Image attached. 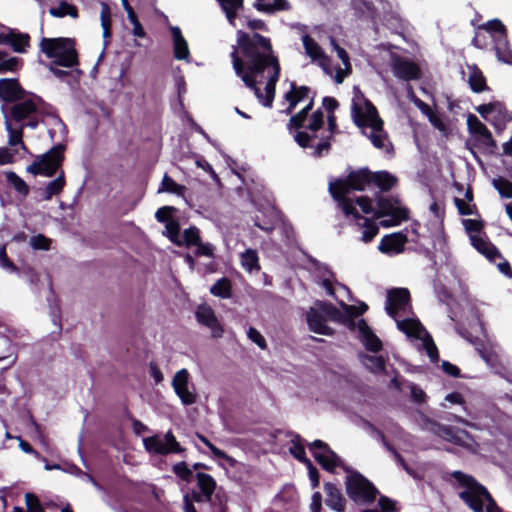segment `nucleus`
<instances>
[{"instance_id": "nucleus-1", "label": "nucleus", "mask_w": 512, "mask_h": 512, "mask_svg": "<svg viewBox=\"0 0 512 512\" xmlns=\"http://www.w3.org/2000/svg\"><path fill=\"white\" fill-rule=\"evenodd\" d=\"M230 56L235 74L263 106L271 108L281 72L271 39L257 32L238 30L237 46H233Z\"/></svg>"}, {"instance_id": "nucleus-61", "label": "nucleus", "mask_w": 512, "mask_h": 512, "mask_svg": "<svg viewBox=\"0 0 512 512\" xmlns=\"http://www.w3.org/2000/svg\"><path fill=\"white\" fill-rule=\"evenodd\" d=\"M248 338L254 342L261 349H265L267 347L266 340L262 336V334L254 327H250L247 332Z\"/></svg>"}, {"instance_id": "nucleus-22", "label": "nucleus", "mask_w": 512, "mask_h": 512, "mask_svg": "<svg viewBox=\"0 0 512 512\" xmlns=\"http://www.w3.org/2000/svg\"><path fill=\"white\" fill-rule=\"evenodd\" d=\"M210 467L204 463L196 462L192 465V468L188 467V464L185 461L178 462L172 466V472L182 481L191 482L195 477L193 471L198 470H209Z\"/></svg>"}, {"instance_id": "nucleus-64", "label": "nucleus", "mask_w": 512, "mask_h": 512, "mask_svg": "<svg viewBox=\"0 0 512 512\" xmlns=\"http://www.w3.org/2000/svg\"><path fill=\"white\" fill-rule=\"evenodd\" d=\"M165 228L168 233V237L172 242H177V238L180 234V224L178 221H168V223L165 225Z\"/></svg>"}, {"instance_id": "nucleus-59", "label": "nucleus", "mask_w": 512, "mask_h": 512, "mask_svg": "<svg viewBox=\"0 0 512 512\" xmlns=\"http://www.w3.org/2000/svg\"><path fill=\"white\" fill-rule=\"evenodd\" d=\"M189 373L186 369H181L173 377L172 386L174 391L180 387L188 386Z\"/></svg>"}, {"instance_id": "nucleus-20", "label": "nucleus", "mask_w": 512, "mask_h": 512, "mask_svg": "<svg viewBox=\"0 0 512 512\" xmlns=\"http://www.w3.org/2000/svg\"><path fill=\"white\" fill-rule=\"evenodd\" d=\"M309 93L310 88L308 86H297L295 82H292L290 91L284 95L285 100L289 103L285 113L291 114L297 104L308 97Z\"/></svg>"}, {"instance_id": "nucleus-60", "label": "nucleus", "mask_w": 512, "mask_h": 512, "mask_svg": "<svg viewBox=\"0 0 512 512\" xmlns=\"http://www.w3.org/2000/svg\"><path fill=\"white\" fill-rule=\"evenodd\" d=\"M194 252L196 257L206 256L214 258V247L210 243H203L201 240L195 245Z\"/></svg>"}, {"instance_id": "nucleus-11", "label": "nucleus", "mask_w": 512, "mask_h": 512, "mask_svg": "<svg viewBox=\"0 0 512 512\" xmlns=\"http://www.w3.org/2000/svg\"><path fill=\"white\" fill-rule=\"evenodd\" d=\"M411 303L410 291L407 288H392L387 291L386 312L395 317L399 311H404Z\"/></svg>"}, {"instance_id": "nucleus-13", "label": "nucleus", "mask_w": 512, "mask_h": 512, "mask_svg": "<svg viewBox=\"0 0 512 512\" xmlns=\"http://www.w3.org/2000/svg\"><path fill=\"white\" fill-rule=\"evenodd\" d=\"M324 126V114L320 108L314 111L311 115L309 124L305 126L312 132L309 134L306 131H298L295 135V141L301 148L312 147V140L317 137L316 132Z\"/></svg>"}, {"instance_id": "nucleus-9", "label": "nucleus", "mask_w": 512, "mask_h": 512, "mask_svg": "<svg viewBox=\"0 0 512 512\" xmlns=\"http://www.w3.org/2000/svg\"><path fill=\"white\" fill-rule=\"evenodd\" d=\"M143 444L147 452L157 455L183 454L186 451L171 430L164 435L163 439L159 435L144 438Z\"/></svg>"}, {"instance_id": "nucleus-26", "label": "nucleus", "mask_w": 512, "mask_h": 512, "mask_svg": "<svg viewBox=\"0 0 512 512\" xmlns=\"http://www.w3.org/2000/svg\"><path fill=\"white\" fill-rule=\"evenodd\" d=\"M492 113L495 114L492 124L496 130H504L507 123L512 121V111H509L500 101L493 102Z\"/></svg>"}, {"instance_id": "nucleus-27", "label": "nucleus", "mask_w": 512, "mask_h": 512, "mask_svg": "<svg viewBox=\"0 0 512 512\" xmlns=\"http://www.w3.org/2000/svg\"><path fill=\"white\" fill-rule=\"evenodd\" d=\"M397 182V177L388 171H372V184L377 186L383 192L390 191L397 184Z\"/></svg>"}, {"instance_id": "nucleus-31", "label": "nucleus", "mask_w": 512, "mask_h": 512, "mask_svg": "<svg viewBox=\"0 0 512 512\" xmlns=\"http://www.w3.org/2000/svg\"><path fill=\"white\" fill-rule=\"evenodd\" d=\"M197 481V490L202 492L203 495L213 498L216 490V480L207 473L197 472L194 477Z\"/></svg>"}, {"instance_id": "nucleus-36", "label": "nucleus", "mask_w": 512, "mask_h": 512, "mask_svg": "<svg viewBox=\"0 0 512 512\" xmlns=\"http://www.w3.org/2000/svg\"><path fill=\"white\" fill-rule=\"evenodd\" d=\"M210 293L222 299H228L232 296V283L227 277L218 279L210 288Z\"/></svg>"}, {"instance_id": "nucleus-6", "label": "nucleus", "mask_w": 512, "mask_h": 512, "mask_svg": "<svg viewBox=\"0 0 512 512\" xmlns=\"http://www.w3.org/2000/svg\"><path fill=\"white\" fill-rule=\"evenodd\" d=\"M372 185V171L368 167L351 170L345 178H338L329 183L332 197H342L352 191H364Z\"/></svg>"}, {"instance_id": "nucleus-5", "label": "nucleus", "mask_w": 512, "mask_h": 512, "mask_svg": "<svg viewBox=\"0 0 512 512\" xmlns=\"http://www.w3.org/2000/svg\"><path fill=\"white\" fill-rule=\"evenodd\" d=\"M346 477V493L357 505H370L380 495L376 486L360 472L351 470Z\"/></svg>"}, {"instance_id": "nucleus-54", "label": "nucleus", "mask_w": 512, "mask_h": 512, "mask_svg": "<svg viewBox=\"0 0 512 512\" xmlns=\"http://www.w3.org/2000/svg\"><path fill=\"white\" fill-rule=\"evenodd\" d=\"M177 211V209L173 206H163L159 208L155 213V218L160 223L167 224L168 221H173V214Z\"/></svg>"}, {"instance_id": "nucleus-7", "label": "nucleus", "mask_w": 512, "mask_h": 512, "mask_svg": "<svg viewBox=\"0 0 512 512\" xmlns=\"http://www.w3.org/2000/svg\"><path fill=\"white\" fill-rule=\"evenodd\" d=\"M65 145L58 144L40 156L39 160L32 162L27 167V172L33 175L53 177L62 166L65 159Z\"/></svg>"}, {"instance_id": "nucleus-18", "label": "nucleus", "mask_w": 512, "mask_h": 512, "mask_svg": "<svg viewBox=\"0 0 512 512\" xmlns=\"http://www.w3.org/2000/svg\"><path fill=\"white\" fill-rule=\"evenodd\" d=\"M309 330L326 336H333L334 330L326 324V317L318 310L311 308L306 314Z\"/></svg>"}, {"instance_id": "nucleus-44", "label": "nucleus", "mask_w": 512, "mask_h": 512, "mask_svg": "<svg viewBox=\"0 0 512 512\" xmlns=\"http://www.w3.org/2000/svg\"><path fill=\"white\" fill-rule=\"evenodd\" d=\"M333 198L339 202L341 209L346 216L352 215L357 222L364 219V217L355 208L352 200L347 198L346 195H343L342 197L337 196Z\"/></svg>"}, {"instance_id": "nucleus-45", "label": "nucleus", "mask_w": 512, "mask_h": 512, "mask_svg": "<svg viewBox=\"0 0 512 512\" xmlns=\"http://www.w3.org/2000/svg\"><path fill=\"white\" fill-rule=\"evenodd\" d=\"M397 327L400 331L404 332L408 336H419V332L422 329V325L419 320L409 318L398 321Z\"/></svg>"}, {"instance_id": "nucleus-63", "label": "nucleus", "mask_w": 512, "mask_h": 512, "mask_svg": "<svg viewBox=\"0 0 512 512\" xmlns=\"http://www.w3.org/2000/svg\"><path fill=\"white\" fill-rule=\"evenodd\" d=\"M424 346H425L427 355L430 358V361L432 363H437L438 360H439V352H438V348L435 345V343L432 340V338H429V340H426L424 342Z\"/></svg>"}, {"instance_id": "nucleus-41", "label": "nucleus", "mask_w": 512, "mask_h": 512, "mask_svg": "<svg viewBox=\"0 0 512 512\" xmlns=\"http://www.w3.org/2000/svg\"><path fill=\"white\" fill-rule=\"evenodd\" d=\"M161 191L183 196L186 191V187L176 183L173 178L168 174H165L161 182V188L159 189V192Z\"/></svg>"}, {"instance_id": "nucleus-28", "label": "nucleus", "mask_w": 512, "mask_h": 512, "mask_svg": "<svg viewBox=\"0 0 512 512\" xmlns=\"http://www.w3.org/2000/svg\"><path fill=\"white\" fill-rule=\"evenodd\" d=\"M66 185L65 173L62 170L57 178L50 181L44 189L41 190V199L51 200L53 196L59 195Z\"/></svg>"}, {"instance_id": "nucleus-10", "label": "nucleus", "mask_w": 512, "mask_h": 512, "mask_svg": "<svg viewBox=\"0 0 512 512\" xmlns=\"http://www.w3.org/2000/svg\"><path fill=\"white\" fill-rule=\"evenodd\" d=\"M31 93L26 91L18 78L0 79V100L4 103L12 104L26 98Z\"/></svg>"}, {"instance_id": "nucleus-34", "label": "nucleus", "mask_w": 512, "mask_h": 512, "mask_svg": "<svg viewBox=\"0 0 512 512\" xmlns=\"http://www.w3.org/2000/svg\"><path fill=\"white\" fill-rule=\"evenodd\" d=\"M303 46L306 54L313 60L325 59V53L321 46L309 34L302 37Z\"/></svg>"}, {"instance_id": "nucleus-53", "label": "nucleus", "mask_w": 512, "mask_h": 512, "mask_svg": "<svg viewBox=\"0 0 512 512\" xmlns=\"http://www.w3.org/2000/svg\"><path fill=\"white\" fill-rule=\"evenodd\" d=\"M391 217L393 218V223L383 220L381 221V225L383 227H390L392 225H398L401 221H406L409 218V211L407 208H395L394 212L391 214Z\"/></svg>"}, {"instance_id": "nucleus-21", "label": "nucleus", "mask_w": 512, "mask_h": 512, "mask_svg": "<svg viewBox=\"0 0 512 512\" xmlns=\"http://www.w3.org/2000/svg\"><path fill=\"white\" fill-rule=\"evenodd\" d=\"M173 39V52L177 60H185L190 56L188 43L177 26L170 28Z\"/></svg>"}, {"instance_id": "nucleus-23", "label": "nucleus", "mask_w": 512, "mask_h": 512, "mask_svg": "<svg viewBox=\"0 0 512 512\" xmlns=\"http://www.w3.org/2000/svg\"><path fill=\"white\" fill-rule=\"evenodd\" d=\"M327 122H328V131L329 133L326 136H323L321 139V142L315 147L313 156L316 158H319L323 155V152L325 151L328 153L331 149V141L333 140V134L337 130V118L335 115H328L327 116Z\"/></svg>"}, {"instance_id": "nucleus-50", "label": "nucleus", "mask_w": 512, "mask_h": 512, "mask_svg": "<svg viewBox=\"0 0 512 512\" xmlns=\"http://www.w3.org/2000/svg\"><path fill=\"white\" fill-rule=\"evenodd\" d=\"M360 340L368 351L377 353L382 350V342L373 331L364 337H361Z\"/></svg>"}, {"instance_id": "nucleus-35", "label": "nucleus", "mask_w": 512, "mask_h": 512, "mask_svg": "<svg viewBox=\"0 0 512 512\" xmlns=\"http://www.w3.org/2000/svg\"><path fill=\"white\" fill-rule=\"evenodd\" d=\"M313 106H314V99L312 98L304 108H302L295 115L291 116V118L289 119V122H288V128L296 129V130L304 128L305 122H306L308 115H309L310 111L312 110Z\"/></svg>"}, {"instance_id": "nucleus-51", "label": "nucleus", "mask_w": 512, "mask_h": 512, "mask_svg": "<svg viewBox=\"0 0 512 512\" xmlns=\"http://www.w3.org/2000/svg\"><path fill=\"white\" fill-rule=\"evenodd\" d=\"M183 240L188 248L195 246L201 240L200 230L196 226H190L184 230Z\"/></svg>"}, {"instance_id": "nucleus-12", "label": "nucleus", "mask_w": 512, "mask_h": 512, "mask_svg": "<svg viewBox=\"0 0 512 512\" xmlns=\"http://www.w3.org/2000/svg\"><path fill=\"white\" fill-rule=\"evenodd\" d=\"M195 317L199 324L211 330L213 338H221L223 336L224 329L210 305L206 303L200 304L196 308Z\"/></svg>"}, {"instance_id": "nucleus-52", "label": "nucleus", "mask_w": 512, "mask_h": 512, "mask_svg": "<svg viewBox=\"0 0 512 512\" xmlns=\"http://www.w3.org/2000/svg\"><path fill=\"white\" fill-rule=\"evenodd\" d=\"M197 438L212 452V454L219 459L233 461V459L223 450L216 447L207 437L197 434Z\"/></svg>"}, {"instance_id": "nucleus-3", "label": "nucleus", "mask_w": 512, "mask_h": 512, "mask_svg": "<svg viewBox=\"0 0 512 512\" xmlns=\"http://www.w3.org/2000/svg\"><path fill=\"white\" fill-rule=\"evenodd\" d=\"M450 475L464 488L458 495L469 509L473 512L498 511V504L491 493L474 476L460 470L453 471Z\"/></svg>"}, {"instance_id": "nucleus-47", "label": "nucleus", "mask_w": 512, "mask_h": 512, "mask_svg": "<svg viewBox=\"0 0 512 512\" xmlns=\"http://www.w3.org/2000/svg\"><path fill=\"white\" fill-rule=\"evenodd\" d=\"M467 127L470 134L480 137L485 131L488 130L476 115L469 113L467 116Z\"/></svg>"}, {"instance_id": "nucleus-49", "label": "nucleus", "mask_w": 512, "mask_h": 512, "mask_svg": "<svg viewBox=\"0 0 512 512\" xmlns=\"http://www.w3.org/2000/svg\"><path fill=\"white\" fill-rule=\"evenodd\" d=\"M493 186L503 198H512V182L503 177L493 179Z\"/></svg>"}, {"instance_id": "nucleus-62", "label": "nucleus", "mask_w": 512, "mask_h": 512, "mask_svg": "<svg viewBox=\"0 0 512 512\" xmlns=\"http://www.w3.org/2000/svg\"><path fill=\"white\" fill-rule=\"evenodd\" d=\"M341 306L343 307L344 311H346L347 314L358 317L362 314H364L368 310V305L366 303H361L359 307L355 305H348L344 302H341Z\"/></svg>"}, {"instance_id": "nucleus-8", "label": "nucleus", "mask_w": 512, "mask_h": 512, "mask_svg": "<svg viewBox=\"0 0 512 512\" xmlns=\"http://www.w3.org/2000/svg\"><path fill=\"white\" fill-rule=\"evenodd\" d=\"M309 449L317 463L326 471L334 472L336 467L342 468L345 472H350V468L341 460V458L330 448V446L316 439L309 444Z\"/></svg>"}, {"instance_id": "nucleus-25", "label": "nucleus", "mask_w": 512, "mask_h": 512, "mask_svg": "<svg viewBox=\"0 0 512 512\" xmlns=\"http://www.w3.org/2000/svg\"><path fill=\"white\" fill-rule=\"evenodd\" d=\"M494 42V50L499 61L512 65V50L508 41V33L496 36Z\"/></svg>"}, {"instance_id": "nucleus-4", "label": "nucleus", "mask_w": 512, "mask_h": 512, "mask_svg": "<svg viewBox=\"0 0 512 512\" xmlns=\"http://www.w3.org/2000/svg\"><path fill=\"white\" fill-rule=\"evenodd\" d=\"M39 47L40 51L44 53L47 58L54 59L52 62L55 65L65 68H73L79 65L74 39L43 37Z\"/></svg>"}, {"instance_id": "nucleus-14", "label": "nucleus", "mask_w": 512, "mask_h": 512, "mask_svg": "<svg viewBox=\"0 0 512 512\" xmlns=\"http://www.w3.org/2000/svg\"><path fill=\"white\" fill-rule=\"evenodd\" d=\"M394 75L404 81L418 80L422 76L419 65L407 58L395 56L392 61Z\"/></svg>"}, {"instance_id": "nucleus-29", "label": "nucleus", "mask_w": 512, "mask_h": 512, "mask_svg": "<svg viewBox=\"0 0 512 512\" xmlns=\"http://www.w3.org/2000/svg\"><path fill=\"white\" fill-rule=\"evenodd\" d=\"M31 37L28 33H22L16 29H10L9 46L16 53H25L30 47Z\"/></svg>"}, {"instance_id": "nucleus-43", "label": "nucleus", "mask_w": 512, "mask_h": 512, "mask_svg": "<svg viewBox=\"0 0 512 512\" xmlns=\"http://www.w3.org/2000/svg\"><path fill=\"white\" fill-rule=\"evenodd\" d=\"M292 445L289 448L290 454L297 459L299 462L303 464H307L309 461H311L306 456L304 445L301 443V436L296 435L294 439L291 441Z\"/></svg>"}, {"instance_id": "nucleus-32", "label": "nucleus", "mask_w": 512, "mask_h": 512, "mask_svg": "<svg viewBox=\"0 0 512 512\" xmlns=\"http://www.w3.org/2000/svg\"><path fill=\"white\" fill-rule=\"evenodd\" d=\"M361 361L365 367L373 374H387L386 361L381 355L374 356L368 354L360 355Z\"/></svg>"}, {"instance_id": "nucleus-58", "label": "nucleus", "mask_w": 512, "mask_h": 512, "mask_svg": "<svg viewBox=\"0 0 512 512\" xmlns=\"http://www.w3.org/2000/svg\"><path fill=\"white\" fill-rule=\"evenodd\" d=\"M30 243L36 250H49L51 246V240L43 234L33 236Z\"/></svg>"}, {"instance_id": "nucleus-24", "label": "nucleus", "mask_w": 512, "mask_h": 512, "mask_svg": "<svg viewBox=\"0 0 512 512\" xmlns=\"http://www.w3.org/2000/svg\"><path fill=\"white\" fill-rule=\"evenodd\" d=\"M253 7L259 12L273 14L279 11H289L291 4L287 0H256Z\"/></svg>"}, {"instance_id": "nucleus-19", "label": "nucleus", "mask_w": 512, "mask_h": 512, "mask_svg": "<svg viewBox=\"0 0 512 512\" xmlns=\"http://www.w3.org/2000/svg\"><path fill=\"white\" fill-rule=\"evenodd\" d=\"M326 492V505L337 512H344L346 500L335 484L327 482L324 485Z\"/></svg>"}, {"instance_id": "nucleus-57", "label": "nucleus", "mask_w": 512, "mask_h": 512, "mask_svg": "<svg viewBox=\"0 0 512 512\" xmlns=\"http://www.w3.org/2000/svg\"><path fill=\"white\" fill-rule=\"evenodd\" d=\"M378 505L380 507L379 512H397V501L393 500L385 495H380L378 499Z\"/></svg>"}, {"instance_id": "nucleus-42", "label": "nucleus", "mask_w": 512, "mask_h": 512, "mask_svg": "<svg viewBox=\"0 0 512 512\" xmlns=\"http://www.w3.org/2000/svg\"><path fill=\"white\" fill-rule=\"evenodd\" d=\"M5 177L7 182L13 186V188L22 196H27L29 194V186L28 184L19 177L15 172L8 171L5 173Z\"/></svg>"}, {"instance_id": "nucleus-56", "label": "nucleus", "mask_w": 512, "mask_h": 512, "mask_svg": "<svg viewBox=\"0 0 512 512\" xmlns=\"http://www.w3.org/2000/svg\"><path fill=\"white\" fill-rule=\"evenodd\" d=\"M7 130L9 132V141H8L9 145L16 146V145L20 144L22 146V148L25 149L26 146L22 140V137H23L22 127L19 129H13L11 127V125L9 123H7Z\"/></svg>"}, {"instance_id": "nucleus-37", "label": "nucleus", "mask_w": 512, "mask_h": 512, "mask_svg": "<svg viewBox=\"0 0 512 512\" xmlns=\"http://www.w3.org/2000/svg\"><path fill=\"white\" fill-rule=\"evenodd\" d=\"M242 267L248 272H252L254 270H260L259 257L258 252L255 249L248 248L243 252L240 256Z\"/></svg>"}, {"instance_id": "nucleus-55", "label": "nucleus", "mask_w": 512, "mask_h": 512, "mask_svg": "<svg viewBox=\"0 0 512 512\" xmlns=\"http://www.w3.org/2000/svg\"><path fill=\"white\" fill-rule=\"evenodd\" d=\"M175 393L180 398L184 405H192L196 402L197 396L195 393L189 391L188 386L180 387L175 390Z\"/></svg>"}, {"instance_id": "nucleus-48", "label": "nucleus", "mask_w": 512, "mask_h": 512, "mask_svg": "<svg viewBox=\"0 0 512 512\" xmlns=\"http://www.w3.org/2000/svg\"><path fill=\"white\" fill-rule=\"evenodd\" d=\"M362 220H363V224H361V226L364 227V231L362 234V241L365 243H369L379 233V227L377 226V224L375 222H373L372 220H370L368 218L364 217V219H362ZM358 224L360 225L359 222H358Z\"/></svg>"}, {"instance_id": "nucleus-30", "label": "nucleus", "mask_w": 512, "mask_h": 512, "mask_svg": "<svg viewBox=\"0 0 512 512\" xmlns=\"http://www.w3.org/2000/svg\"><path fill=\"white\" fill-rule=\"evenodd\" d=\"M23 67V59L9 56L6 51L0 50V74L16 73Z\"/></svg>"}, {"instance_id": "nucleus-15", "label": "nucleus", "mask_w": 512, "mask_h": 512, "mask_svg": "<svg viewBox=\"0 0 512 512\" xmlns=\"http://www.w3.org/2000/svg\"><path fill=\"white\" fill-rule=\"evenodd\" d=\"M33 97L30 99H23L16 103L10 109V116L16 122H22L27 119L30 115L34 114L37 111V104L44 103V100L36 95L30 94Z\"/></svg>"}, {"instance_id": "nucleus-33", "label": "nucleus", "mask_w": 512, "mask_h": 512, "mask_svg": "<svg viewBox=\"0 0 512 512\" xmlns=\"http://www.w3.org/2000/svg\"><path fill=\"white\" fill-rule=\"evenodd\" d=\"M468 83L471 90L475 93H481L489 90L483 72L476 65L470 68Z\"/></svg>"}, {"instance_id": "nucleus-2", "label": "nucleus", "mask_w": 512, "mask_h": 512, "mask_svg": "<svg viewBox=\"0 0 512 512\" xmlns=\"http://www.w3.org/2000/svg\"><path fill=\"white\" fill-rule=\"evenodd\" d=\"M351 115L356 126L359 128L370 127L372 129L369 134L365 132L364 134L370 139L375 148L385 149L386 152L393 150L391 143L388 147L385 145L388 134L384 130V122L380 118L376 107L358 87H354Z\"/></svg>"}, {"instance_id": "nucleus-46", "label": "nucleus", "mask_w": 512, "mask_h": 512, "mask_svg": "<svg viewBox=\"0 0 512 512\" xmlns=\"http://www.w3.org/2000/svg\"><path fill=\"white\" fill-rule=\"evenodd\" d=\"M377 203V212H375L376 218H382L385 216H391L394 212V203L393 201L384 196H379L376 200Z\"/></svg>"}, {"instance_id": "nucleus-40", "label": "nucleus", "mask_w": 512, "mask_h": 512, "mask_svg": "<svg viewBox=\"0 0 512 512\" xmlns=\"http://www.w3.org/2000/svg\"><path fill=\"white\" fill-rule=\"evenodd\" d=\"M480 30H485L491 34L493 40L496 36L505 35L508 33L506 26L499 19H492L479 26Z\"/></svg>"}, {"instance_id": "nucleus-17", "label": "nucleus", "mask_w": 512, "mask_h": 512, "mask_svg": "<svg viewBox=\"0 0 512 512\" xmlns=\"http://www.w3.org/2000/svg\"><path fill=\"white\" fill-rule=\"evenodd\" d=\"M472 246L490 262L495 263L496 259H503L500 250L490 240L482 238L480 235L470 236Z\"/></svg>"}, {"instance_id": "nucleus-16", "label": "nucleus", "mask_w": 512, "mask_h": 512, "mask_svg": "<svg viewBox=\"0 0 512 512\" xmlns=\"http://www.w3.org/2000/svg\"><path fill=\"white\" fill-rule=\"evenodd\" d=\"M408 237L402 232H395L382 237L378 249L387 255H397L405 251Z\"/></svg>"}, {"instance_id": "nucleus-39", "label": "nucleus", "mask_w": 512, "mask_h": 512, "mask_svg": "<svg viewBox=\"0 0 512 512\" xmlns=\"http://www.w3.org/2000/svg\"><path fill=\"white\" fill-rule=\"evenodd\" d=\"M320 310L325 314L326 319L332 320L337 323L344 321L346 311H340L336 306L328 302H321L319 304Z\"/></svg>"}, {"instance_id": "nucleus-38", "label": "nucleus", "mask_w": 512, "mask_h": 512, "mask_svg": "<svg viewBox=\"0 0 512 512\" xmlns=\"http://www.w3.org/2000/svg\"><path fill=\"white\" fill-rule=\"evenodd\" d=\"M49 13L56 18H63L67 15L71 16L72 18L78 17L77 7L64 0L59 3L58 7H51L49 9Z\"/></svg>"}]
</instances>
